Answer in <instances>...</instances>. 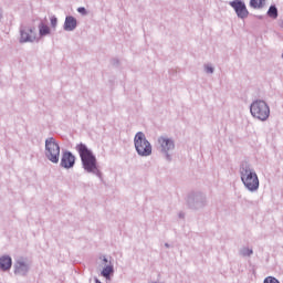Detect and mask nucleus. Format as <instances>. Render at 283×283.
<instances>
[{
    "label": "nucleus",
    "instance_id": "39448f33",
    "mask_svg": "<svg viewBox=\"0 0 283 283\" xmlns=\"http://www.w3.org/2000/svg\"><path fill=\"white\" fill-rule=\"evenodd\" d=\"M186 205L192 211H202L207 207V195L200 191H191L186 197Z\"/></svg>",
    "mask_w": 283,
    "mask_h": 283
},
{
    "label": "nucleus",
    "instance_id": "412c9836",
    "mask_svg": "<svg viewBox=\"0 0 283 283\" xmlns=\"http://www.w3.org/2000/svg\"><path fill=\"white\" fill-rule=\"evenodd\" d=\"M56 25H59V19L53 15L51 17V28H53V30H56Z\"/></svg>",
    "mask_w": 283,
    "mask_h": 283
},
{
    "label": "nucleus",
    "instance_id": "6e6552de",
    "mask_svg": "<svg viewBox=\"0 0 283 283\" xmlns=\"http://www.w3.org/2000/svg\"><path fill=\"white\" fill-rule=\"evenodd\" d=\"M32 264L28 259L20 256L14 261L13 273L14 275H20V277H25L30 273Z\"/></svg>",
    "mask_w": 283,
    "mask_h": 283
},
{
    "label": "nucleus",
    "instance_id": "393cba45",
    "mask_svg": "<svg viewBox=\"0 0 283 283\" xmlns=\"http://www.w3.org/2000/svg\"><path fill=\"white\" fill-rule=\"evenodd\" d=\"M279 27L283 29V20L279 21Z\"/></svg>",
    "mask_w": 283,
    "mask_h": 283
},
{
    "label": "nucleus",
    "instance_id": "a878e982",
    "mask_svg": "<svg viewBox=\"0 0 283 283\" xmlns=\"http://www.w3.org/2000/svg\"><path fill=\"white\" fill-rule=\"evenodd\" d=\"M179 218H185V214H184V212H179Z\"/></svg>",
    "mask_w": 283,
    "mask_h": 283
},
{
    "label": "nucleus",
    "instance_id": "f03ea898",
    "mask_svg": "<svg viewBox=\"0 0 283 283\" xmlns=\"http://www.w3.org/2000/svg\"><path fill=\"white\" fill-rule=\"evenodd\" d=\"M239 174L241 176V181L243 182L245 189L251 191V193L260 189V179L253 166L249 161H242L239 168Z\"/></svg>",
    "mask_w": 283,
    "mask_h": 283
},
{
    "label": "nucleus",
    "instance_id": "f3484780",
    "mask_svg": "<svg viewBox=\"0 0 283 283\" xmlns=\"http://www.w3.org/2000/svg\"><path fill=\"white\" fill-rule=\"evenodd\" d=\"M38 28L40 36H48V34H50V27L45 23L41 22Z\"/></svg>",
    "mask_w": 283,
    "mask_h": 283
},
{
    "label": "nucleus",
    "instance_id": "9b49d317",
    "mask_svg": "<svg viewBox=\"0 0 283 283\" xmlns=\"http://www.w3.org/2000/svg\"><path fill=\"white\" fill-rule=\"evenodd\" d=\"M74 165H76V156H74L70 150L63 151L60 167L63 169H73Z\"/></svg>",
    "mask_w": 283,
    "mask_h": 283
},
{
    "label": "nucleus",
    "instance_id": "1a4fd4ad",
    "mask_svg": "<svg viewBox=\"0 0 283 283\" xmlns=\"http://www.w3.org/2000/svg\"><path fill=\"white\" fill-rule=\"evenodd\" d=\"M102 260L103 270L101 271L102 277L106 279V282H112V275H114V259L112 256H99Z\"/></svg>",
    "mask_w": 283,
    "mask_h": 283
},
{
    "label": "nucleus",
    "instance_id": "b1692460",
    "mask_svg": "<svg viewBox=\"0 0 283 283\" xmlns=\"http://www.w3.org/2000/svg\"><path fill=\"white\" fill-rule=\"evenodd\" d=\"M1 19H3V9L2 8H0V21H1Z\"/></svg>",
    "mask_w": 283,
    "mask_h": 283
},
{
    "label": "nucleus",
    "instance_id": "4be33fe9",
    "mask_svg": "<svg viewBox=\"0 0 283 283\" xmlns=\"http://www.w3.org/2000/svg\"><path fill=\"white\" fill-rule=\"evenodd\" d=\"M77 12L80 13V14H87V9H85V7H80V8H77Z\"/></svg>",
    "mask_w": 283,
    "mask_h": 283
},
{
    "label": "nucleus",
    "instance_id": "a211bd4d",
    "mask_svg": "<svg viewBox=\"0 0 283 283\" xmlns=\"http://www.w3.org/2000/svg\"><path fill=\"white\" fill-rule=\"evenodd\" d=\"M268 17H270V19H277L279 12L277 7L275 4L270 6L268 10Z\"/></svg>",
    "mask_w": 283,
    "mask_h": 283
},
{
    "label": "nucleus",
    "instance_id": "aec40b11",
    "mask_svg": "<svg viewBox=\"0 0 283 283\" xmlns=\"http://www.w3.org/2000/svg\"><path fill=\"white\" fill-rule=\"evenodd\" d=\"M263 283H280V280L274 276H268L264 279Z\"/></svg>",
    "mask_w": 283,
    "mask_h": 283
},
{
    "label": "nucleus",
    "instance_id": "7ed1b4c3",
    "mask_svg": "<svg viewBox=\"0 0 283 283\" xmlns=\"http://www.w3.org/2000/svg\"><path fill=\"white\" fill-rule=\"evenodd\" d=\"M250 114L256 120H261V123H266L269 120V116H271V107L264 99L253 101L250 105Z\"/></svg>",
    "mask_w": 283,
    "mask_h": 283
},
{
    "label": "nucleus",
    "instance_id": "6ab92c4d",
    "mask_svg": "<svg viewBox=\"0 0 283 283\" xmlns=\"http://www.w3.org/2000/svg\"><path fill=\"white\" fill-rule=\"evenodd\" d=\"M203 70L206 74H213L216 72V69L211 64H205Z\"/></svg>",
    "mask_w": 283,
    "mask_h": 283
},
{
    "label": "nucleus",
    "instance_id": "ddd939ff",
    "mask_svg": "<svg viewBox=\"0 0 283 283\" xmlns=\"http://www.w3.org/2000/svg\"><path fill=\"white\" fill-rule=\"evenodd\" d=\"M12 269V256L4 254L0 256V271L7 272Z\"/></svg>",
    "mask_w": 283,
    "mask_h": 283
},
{
    "label": "nucleus",
    "instance_id": "dca6fc26",
    "mask_svg": "<svg viewBox=\"0 0 283 283\" xmlns=\"http://www.w3.org/2000/svg\"><path fill=\"white\" fill-rule=\"evenodd\" d=\"M266 0H250V8H253L254 10H261V8H264V3Z\"/></svg>",
    "mask_w": 283,
    "mask_h": 283
},
{
    "label": "nucleus",
    "instance_id": "2eb2a0df",
    "mask_svg": "<svg viewBox=\"0 0 283 283\" xmlns=\"http://www.w3.org/2000/svg\"><path fill=\"white\" fill-rule=\"evenodd\" d=\"M253 254V249L249 248V247H242L239 250V255H241V258H251Z\"/></svg>",
    "mask_w": 283,
    "mask_h": 283
},
{
    "label": "nucleus",
    "instance_id": "423d86ee",
    "mask_svg": "<svg viewBox=\"0 0 283 283\" xmlns=\"http://www.w3.org/2000/svg\"><path fill=\"white\" fill-rule=\"evenodd\" d=\"M134 145L138 156H142V158H147L148 156H151V143H149L147 136H145V133H136L134 137Z\"/></svg>",
    "mask_w": 283,
    "mask_h": 283
},
{
    "label": "nucleus",
    "instance_id": "9d476101",
    "mask_svg": "<svg viewBox=\"0 0 283 283\" xmlns=\"http://www.w3.org/2000/svg\"><path fill=\"white\" fill-rule=\"evenodd\" d=\"M36 29L32 27L20 28V43H34L36 41Z\"/></svg>",
    "mask_w": 283,
    "mask_h": 283
},
{
    "label": "nucleus",
    "instance_id": "4468645a",
    "mask_svg": "<svg viewBox=\"0 0 283 283\" xmlns=\"http://www.w3.org/2000/svg\"><path fill=\"white\" fill-rule=\"evenodd\" d=\"M77 21L76 18L72 15H67L64 21V30L65 32H74L76 30Z\"/></svg>",
    "mask_w": 283,
    "mask_h": 283
},
{
    "label": "nucleus",
    "instance_id": "f8f14e48",
    "mask_svg": "<svg viewBox=\"0 0 283 283\" xmlns=\"http://www.w3.org/2000/svg\"><path fill=\"white\" fill-rule=\"evenodd\" d=\"M230 6L231 8H233L239 19H247V17H249V10L247 9V4L242 2V0L231 1Z\"/></svg>",
    "mask_w": 283,
    "mask_h": 283
},
{
    "label": "nucleus",
    "instance_id": "20e7f679",
    "mask_svg": "<svg viewBox=\"0 0 283 283\" xmlns=\"http://www.w3.org/2000/svg\"><path fill=\"white\" fill-rule=\"evenodd\" d=\"M44 156L53 165H59V160H61V146L54 137L45 139Z\"/></svg>",
    "mask_w": 283,
    "mask_h": 283
},
{
    "label": "nucleus",
    "instance_id": "5701e85b",
    "mask_svg": "<svg viewBox=\"0 0 283 283\" xmlns=\"http://www.w3.org/2000/svg\"><path fill=\"white\" fill-rule=\"evenodd\" d=\"M112 65H113L114 67H118V65H120V60H118V59H113V60H112Z\"/></svg>",
    "mask_w": 283,
    "mask_h": 283
},
{
    "label": "nucleus",
    "instance_id": "f257e3e1",
    "mask_svg": "<svg viewBox=\"0 0 283 283\" xmlns=\"http://www.w3.org/2000/svg\"><path fill=\"white\" fill-rule=\"evenodd\" d=\"M75 150L78 153L82 167L86 174H93L97 178H102L103 174L98 169V161L96 155L87 147V145L80 143L75 146Z\"/></svg>",
    "mask_w": 283,
    "mask_h": 283
},
{
    "label": "nucleus",
    "instance_id": "cd10ccee",
    "mask_svg": "<svg viewBox=\"0 0 283 283\" xmlns=\"http://www.w3.org/2000/svg\"><path fill=\"white\" fill-rule=\"evenodd\" d=\"M95 283H102L101 280L98 279H95Z\"/></svg>",
    "mask_w": 283,
    "mask_h": 283
},
{
    "label": "nucleus",
    "instance_id": "bb28decb",
    "mask_svg": "<svg viewBox=\"0 0 283 283\" xmlns=\"http://www.w3.org/2000/svg\"><path fill=\"white\" fill-rule=\"evenodd\" d=\"M166 249H169L171 245L169 243H165Z\"/></svg>",
    "mask_w": 283,
    "mask_h": 283
},
{
    "label": "nucleus",
    "instance_id": "0eeeda50",
    "mask_svg": "<svg viewBox=\"0 0 283 283\" xmlns=\"http://www.w3.org/2000/svg\"><path fill=\"white\" fill-rule=\"evenodd\" d=\"M157 143L159 145L160 154H164L166 160L168 163H171V154L169 153L176 149V142L174 140V138H169L167 136H160L158 137Z\"/></svg>",
    "mask_w": 283,
    "mask_h": 283
}]
</instances>
